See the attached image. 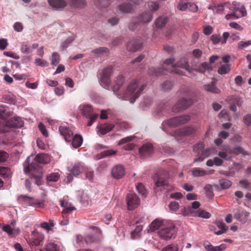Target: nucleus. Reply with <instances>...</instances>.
Segmentation results:
<instances>
[{
    "label": "nucleus",
    "mask_w": 251,
    "mask_h": 251,
    "mask_svg": "<svg viewBox=\"0 0 251 251\" xmlns=\"http://www.w3.org/2000/svg\"><path fill=\"white\" fill-rule=\"evenodd\" d=\"M144 89V86L143 84L140 83L138 81L135 80L128 85L123 97H120L118 95V97L122 100H129L130 103H133Z\"/></svg>",
    "instance_id": "nucleus-2"
},
{
    "label": "nucleus",
    "mask_w": 251,
    "mask_h": 251,
    "mask_svg": "<svg viewBox=\"0 0 251 251\" xmlns=\"http://www.w3.org/2000/svg\"><path fill=\"white\" fill-rule=\"evenodd\" d=\"M43 251H63L59 247L52 242L48 243L45 246Z\"/></svg>",
    "instance_id": "nucleus-33"
},
{
    "label": "nucleus",
    "mask_w": 251,
    "mask_h": 251,
    "mask_svg": "<svg viewBox=\"0 0 251 251\" xmlns=\"http://www.w3.org/2000/svg\"><path fill=\"white\" fill-rule=\"evenodd\" d=\"M112 69L111 67H107L103 70L100 75V84L104 88H107L109 86L110 83V76L112 73Z\"/></svg>",
    "instance_id": "nucleus-7"
},
{
    "label": "nucleus",
    "mask_w": 251,
    "mask_h": 251,
    "mask_svg": "<svg viewBox=\"0 0 251 251\" xmlns=\"http://www.w3.org/2000/svg\"><path fill=\"white\" fill-rule=\"evenodd\" d=\"M85 169L84 166L81 163L75 164L72 169L69 170L75 176H78L80 173H83Z\"/></svg>",
    "instance_id": "nucleus-27"
},
{
    "label": "nucleus",
    "mask_w": 251,
    "mask_h": 251,
    "mask_svg": "<svg viewBox=\"0 0 251 251\" xmlns=\"http://www.w3.org/2000/svg\"><path fill=\"white\" fill-rule=\"evenodd\" d=\"M39 127L42 133L45 136H48V133L45 126L41 123L39 125Z\"/></svg>",
    "instance_id": "nucleus-63"
},
{
    "label": "nucleus",
    "mask_w": 251,
    "mask_h": 251,
    "mask_svg": "<svg viewBox=\"0 0 251 251\" xmlns=\"http://www.w3.org/2000/svg\"><path fill=\"white\" fill-rule=\"evenodd\" d=\"M152 151V146L151 144L143 145L139 149V153L142 156H145L150 154Z\"/></svg>",
    "instance_id": "nucleus-25"
},
{
    "label": "nucleus",
    "mask_w": 251,
    "mask_h": 251,
    "mask_svg": "<svg viewBox=\"0 0 251 251\" xmlns=\"http://www.w3.org/2000/svg\"><path fill=\"white\" fill-rule=\"evenodd\" d=\"M193 103L191 99H182L179 100L173 107V111L174 112H177L181 110L186 109L191 105Z\"/></svg>",
    "instance_id": "nucleus-10"
},
{
    "label": "nucleus",
    "mask_w": 251,
    "mask_h": 251,
    "mask_svg": "<svg viewBox=\"0 0 251 251\" xmlns=\"http://www.w3.org/2000/svg\"><path fill=\"white\" fill-rule=\"evenodd\" d=\"M250 45H251V40H249L247 42L240 41L238 43V47L239 48L242 49Z\"/></svg>",
    "instance_id": "nucleus-64"
},
{
    "label": "nucleus",
    "mask_w": 251,
    "mask_h": 251,
    "mask_svg": "<svg viewBox=\"0 0 251 251\" xmlns=\"http://www.w3.org/2000/svg\"><path fill=\"white\" fill-rule=\"evenodd\" d=\"M51 64L53 66H57L60 62V56L58 53L54 52L52 53L51 58Z\"/></svg>",
    "instance_id": "nucleus-39"
},
{
    "label": "nucleus",
    "mask_w": 251,
    "mask_h": 251,
    "mask_svg": "<svg viewBox=\"0 0 251 251\" xmlns=\"http://www.w3.org/2000/svg\"><path fill=\"white\" fill-rule=\"evenodd\" d=\"M227 151H228L229 154H238L241 153L243 155L248 154V152L241 147H237L233 149L230 148Z\"/></svg>",
    "instance_id": "nucleus-35"
},
{
    "label": "nucleus",
    "mask_w": 251,
    "mask_h": 251,
    "mask_svg": "<svg viewBox=\"0 0 251 251\" xmlns=\"http://www.w3.org/2000/svg\"><path fill=\"white\" fill-rule=\"evenodd\" d=\"M166 224L164 221L162 220L155 219L152 222V223L149 226L148 232H153L156 230L158 229L160 227H163Z\"/></svg>",
    "instance_id": "nucleus-17"
},
{
    "label": "nucleus",
    "mask_w": 251,
    "mask_h": 251,
    "mask_svg": "<svg viewBox=\"0 0 251 251\" xmlns=\"http://www.w3.org/2000/svg\"><path fill=\"white\" fill-rule=\"evenodd\" d=\"M80 109L81 111L82 114L86 117L90 116L93 111L91 105L88 104L80 106Z\"/></svg>",
    "instance_id": "nucleus-31"
},
{
    "label": "nucleus",
    "mask_w": 251,
    "mask_h": 251,
    "mask_svg": "<svg viewBox=\"0 0 251 251\" xmlns=\"http://www.w3.org/2000/svg\"><path fill=\"white\" fill-rule=\"evenodd\" d=\"M229 6H231V8L233 9L235 14H237L238 15H240V16H239V18L246 15L247 12L244 6H237L236 4L233 3L232 4H225L226 7H228Z\"/></svg>",
    "instance_id": "nucleus-19"
},
{
    "label": "nucleus",
    "mask_w": 251,
    "mask_h": 251,
    "mask_svg": "<svg viewBox=\"0 0 251 251\" xmlns=\"http://www.w3.org/2000/svg\"><path fill=\"white\" fill-rule=\"evenodd\" d=\"M149 8L151 11H155L159 8V4L156 2H151L149 4Z\"/></svg>",
    "instance_id": "nucleus-60"
},
{
    "label": "nucleus",
    "mask_w": 251,
    "mask_h": 251,
    "mask_svg": "<svg viewBox=\"0 0 251 251\" xmlns=\"http://www.w3.org/2000/svg\"><path fill=\"white\" fill-rule=\"evenodd\" d=\"M230 67L228 64L222 65L218 69V73L220 75H225L229 73Z\"/></svg>",
    "instance_id": "nucleus-42"
},
{
    "label": "nucleus",
    "mask_w": 251,
    "mask_h": 251,
    "mask_svg": "<svg viewBox=\"0 0 251 251\" xmlns=\"http://www.w3.org/2000/svg\"><path fill=\"white\" fill-rule=\"evenodd\" d=\"M192 175L195 177L203 176L206 175V172L200 168H194L192 171Z\"/></svg>",
    "instance_id": "nucleus-40"
},
{
    "label": "nucleus",
    "mask_w": 251,
    "mask_h": 251,
    "mask_svg": "<svg viewBox=\"0 0 251 251\" xmlns=\"http://www.w3.org/2000/svg\"><path fill=\"white\" fill-rule=\"evenodd\" d=\"M205 90L215 94H219L220 93V90L213 84H205L203 86Z\"/></svg>",
    "instance_id": "nucleus-37"
},
{
    "label": "nucleus",
    "mask_w": 251,
    "mask_h": 251,
    "mask_svg": "<svg viewBox=\"0 0 251 251\" xmlns=\"http://www.w3.org/2000/svg\"><path fill=\"white\" fill-rule=\"evenodd\" d=\"M133 9L132 5L130 3L123 4L120 6V10L123 12H130Z\"/></svg>",
    "instance_id": "nucleus-44"
},
{
    "label": "nucleus",
    "mask_w": 251,
    "mask_h": 251,
    "mask_svg": "<svg viewBox=\"0 0 251 251\" xmlns=\"http://www.w3.org/2000/svg\"><path fill=\"white\" fill-rule=\"evenodd\" d=\"M233 212L234 218L243 224L246 222L247 218L250 216L249 212L241 210L240 208L234 209Z\"/></svg>",
    "instance_id": "nucleus-13"
},
{
    "label": "nucleus",
    "mask_w": 251,
    "mask_h": 251,
    "mask_svg": "<svg viewBox=\"0 0 251 251\" xmlns=\"http://www.w3.org/2000/svg\"><path fill=\"white\" fill-rule=\"evenodd\" d=\"M153 18L150 11H146L142 13L138 18L139 23H146L151 22Z\"/></svg>",
    "instance_id": "nucleus-23"
},
{
    "label": "nucleus",
    "mask_w": 251,
    "mask_h": 251,
    "mask_svg": "<svg viewBox=\"0 0 251 251\" xmlns=\"http://www.w3.org/2000/svg\"><path fill=\"white\" fill-rule=\"evenodd\" d=\"M136 189L139 194L144 197H146L147 191L142 183H138L136 186Z\"/></svg>",
    "instance_id": "nucleus-47"
},
{
    "label": "nucleus",
    "mask_w": 251,
    "mask_h": 251,
    "mask_svg": "<svg viewBox=\"0 0 251 251\" xmlns=\"http://www.w3.org/2000/svg\"><path fill=\"white\" fill-rule=\"evenodd\" d=\"M126 202L128 209L132 210L140 205V200L135 193L130 192L127 195Z\"/></svg>",
    "instance_id": "nucleus-6"
},
{
    "label": "nucleus",
    "mask_w": 251,
    "mask_h": 251,
    "mask_svg": "<svg viewBox=\"0 0 251 251\" xmlns=\"http://www.w3.org/2000/svg\"><path fill=\"white\" fill-rule=\"evenodd\" d=\"M39 45L37 43L30 44L27 42H25L22 45L21 50L23 53L29 54L31 53L34 50L37 49Z\"/></svg>",
    "instance_id": "nucleus-18"
},
{
    "label": "nucleus",
    "mask_w": 251,
    "mask_h": 251,
    "mask_svg": "<svg viewBox=\"0 0 251 251\" xmlns=\"http://www.w3.org/2000/svg\"><path fill=\"white\" fill-rule=\"evenodd\" d=\"M59 178L60 175L58 173H52L48 176L47 179L48 181L56 182Z\"/></svg>",
    "instance_id": "nucleus-43"
},
{
    "label": "nucleus",
    "mask_w": 251,
    "mask_h": 251,
    "mask_svg": "<svg viewBox=\"0 0 251 251\" xmlns=\"http://www.w3.org/2000/svg\"><path fill=\"white\" fill-rule=\"evenodd\" d=\"M9 114L8 108L4 106H0V118H5Z\"/></svg>",
    "instance_id": "nucleus-45"
},
{
    "label": "nucleus",
    "mask_w": 251,
    "mask_h": 251,
    "mask_svg": "<svg viewBox=\"0 0 251 251\" xmlns=\"http://www.w3.org/2000/svg\"><path fill=\"white\" fill-rule=\"evenodd\" d=\"M229 149H230V148L229 146H227L226 147V149L225 151H220L218 152V154L219 156L222 159H224L226 161H229L231 160L232 158V156L230 155V154H229L228 151Z\"/></svg>",
    "instance_id": "nucleus-36"
},
{
    "label": "nucleus",
    "mask_w": 251,
    "mask_h": 251,
    "mask_svg": "<svg viewBox=\"0 0 251 251\" xmlns=\"http://www.w3.org/2000/svg\"><path fill=\"white\" fill-rule=\"evenodd\" d=\"M143 226L141 225L137 226L133 231L131 232V235L133 238H136L139 236V233L142 231Z\"/></svg>",
    "instance_id": "nucleus-51"
},
{
    "label": "nucleus",
    "mask_w": 251,
    "mask_h": 251,
    "mask_svg": "<svg viewBox=\"0 0 251 251\" xmlns=\"http://www.w3.org/2000/svg\"><path fill=\"white\" fill-rule=\"evenodd\" d=\"M142 45L140 42L131 41L129 42L127 45V49L132 52L137 51L141 47Z\"/></svg>",
    "instance_id": "nucleus-32"
},
{
    "label": "nucleus",
    "mask_w": 251,
    "mask_h": 251,
    "mask_svg": "<svg viewBox=\"0 0 251 251\" xmlns=\"http://www.w3.org/2000/svg\"><path fill=\"white\" fill-rule=\"evenodd\" d=\"M70 5L77 9H82L87 5V2L85 0H69Z\"/></svg>",
    "instance_id": "nucleus-24"
},
{
    "label": "nucleus",
    "mask_w": 251,
    "mask_h": 251,
    "mask_svg": "<svg viewBox=\"0 0 251 251\" xmlns=\"http://www.w3.org/2000/svg\"><path fill=\"white\" fill-rule=\"evenodd\" d=\"M73 39L72 38H69L67 39L64 42H63L61 45V48L62 50H65L66 49L68 46L72 43L73 41Z\"/></svg>",
    "instance_id": "nucleus-62"
},
{
    "label": "nucleus",
    "mask_w": 251,
    "mask_h": 251,
    "mask_svg": "<svg viewBox=\"0 0 251 251\" xmlns=\"http://www.w3.org/2000/svg\"><path fill=\"white\" fill-rule=\"evenodd\" d=\"M176 229L171 223L166 224L158 232V235L163 239L168 240L174 238L176 235Z\"/></svg>",
    "instance_id": "nucleus-5"
},
{
    "label": "nucleus",
    "mask_w": 251,
    "mask_h": 251,
    "mask_svg": "<svg viewBox=\"0 0 251 251\" xmlns=\"http://www.w3.org/2000/svg\"><path fill=\"white\" fill-rule=\"evenodd\" d=\"M169 206L170 209L172 211H174V212L177 211L179 208V204H178V202H176V201L171 202L169 204Z\"/></svg>",
    "instance_id": "nucleus-61"
},
{
    "label": "nucleus",
    "mask_w": 251,
    "mask_h": 251,
    "mask_svg": "<svg viewBox=\"0 0 251 251\" xmlns=\"http://www.w3.org/2000/svg\"><path fill=\"white\" fill-rule=\"evenodd\" d=\"M169 175L165 172L160 175L156 180H155V185L157 187L166 186L168 183Z\"/></svg>",
    "instance_id": "nucleus-20"
},
{
    "label": "nucleus",
    "mask_w": 251,
    "mask_h": 251,
    "mask_svg": "<svg viewBox=\"0 0 251 251\" xmlns=\"http://www.w3.org/2000/svg\"><path fill=\"white\" fill-rule=\"evenodd\" d=\"M50 5L55 9H61L67 6V2L65 0H48Z\"/></svg>",
    "instance_id": "nucleus-21"
},
{
    "label": "nucleus",
    "mask_w": 251,
    "mask_h": 251,
    "mask_svg": "<svg viewBox=\"0 0 251 251\" xmlns=\"http://www.w3.org/2000/svg\"><path fill=\"white\" fill-rule=\"evenodd\" d=\"M125 82V79L122 75H118L114 81L112 86L113 91L115 93L123 85Z\"/></svg>",
    "instance_id": "nucleus-26"
},
{
    "label": "nucleus",
    "mask_w": 251,
    "mask_h": 251,
    "mask_svg": "<svg viewBox=\"0 0 251 251\" xmlns=\"http://www.w3.org/2000/svg\"><path fill=\"white\" fill-rule=\"evenodd\" d=\"M243 122L247 126H251V114H247L243 117Z\"/></svg>",
    "instance_id": "nucleus-58"
},
{
    "label": "nucleus",
    "mask_w": 251,
    "mask_h": 251,
    "mask_svg": "<svg viewBox=\"0 0 251 251\" xmlns=\"http://www.w3.org/2000/svg\"><path fill=\"white\" fill-rule=\"evenodd\" d=\"M35 64L37 66L41 67H47L49 65L47 61H44L40 58H36L35 59Z\"/></svg>",
    "instance_id": "nucleus-57"
},
{
    "label": "nucleus",
    "mask_w": 251,
    "mask_h": 251,
    "mask_svg": "<svg viewBox=\"0 0 251 251\" xmlns=\"http://www.w3.org/2000/svg\"><path fill=\"white\" fill-rule=\"evenodd\" d=\"M24 126V122L20 117H14L7 121L5 124L4 131H8L7 127L21 128Z\"/></svg>",
    "instance_id": "nucleus-11"
},
{
    "label": "nucleus",
    "mask_w": 251,
    "mask_h": 251,
    "mask_svg": "<svg viewBox=\"0 0 251 251\" xmlns=\"http://www.w3.org/2000/svg\"><path fill=\"white\" fill-rule=\"evenodd\" d=\"M83 172L85 174L86 178L90 180L93 178L94 172L92 169L85 168Z\"/></svg>",
    "instance_id": "nucleus-53"
},
{
    "label": "nucleus",
    "mask_w": 251,
    "mask_h": 251,
    "mask_svg": "<svg viewBox=\"0 0 251 251\" xmlns=\"http://www.w3.org/2000/svg\"><path fill=\"white\" fill-rule=\"evenodd\" d=\"M72 144L74 148H77L80 147L83 141L82 137L80 135H75L74 136H72Z\"/></svg>",
    "instance_id": "nucleus-30"
},
{
    "label": "nucleus",
    "mask_w": 251,
    "mask_h": 251,
    "mask_svg": "<svg viewBox=\"0 0 251 251\" xmlns=\"http://www.w3.org/2000/svg\"><path fill=\"white\" fill-rule=\"evenodd\" d=\"M149 74L153 76H158L159 75L165 74V73L163 71H161L160 70H156L153 67H150L149 69Z\"/></svg>",
    "instance_id": "nucleus-49"
},
{
    "label": "nucleus",
    "mask_w": 251,
    "mask_h": 251,
    "mask_svg": "<svg viewBox=\"0 0 251 251\" xmlns=\"http://www.w3.org/2000/svg\"><path fill=\"white\" fill-rule=\"evenodd\" d=\"M211 69L212 67H211V66L209 64H208V63L206 62H203L200 64V65L197 68V70L201 73H204L206 70Z\"/></svg>",
    "instance_id": "nucleus-41"
},
{
    "label": "nucleus",
    "mask_w": 251,
    "mask_h": 251,
    "mask_svg": "<svg viewBox=\"0 0 251 251\" xmlns=\"http://www.w3.org/2000/svg\"><path fill=\"white\" fill-rule=\"evenodd\" d=\"M0 175L3 177H8L10 176V171L6 167H0Z\"/></svg>",
    "instance_id": "nucleus-50"
},
{
    "label": "nucleus",
    "mask_w": 251,
    "mask_h": 251,
    "mask_svg": "<svg viewBox=\"0 0 251 251\" xmlns=\"http://www.w3.org/2000/svg\"><path fill=\"white\" fill-rule=\"evenodd\" d=\"M59 130L66 142H69L72 141L73 132L68 127L65 126H61L59 128Z\"/></svg>",
    "instance_id": "nucleus-16"
},
{
    "label": "nucleus",
    "mask_w": 251,
    "mask_h": 251,
    "mask_svg": "<svg viewBox=\"0 0 251 251\" xmlns=\"http://www.w3.org/2000/svg\"><path fill=\"white\" fill-rule=\"evenodd\" d=\"M175 59L171 58L164 61V64L166 65L172 64V71L180 75H184L185 71H190L188 59L186 58H182L176 63L174 64Z\"/></svg>",
    "instance_id": "nucleus-3"
},
{
    "label": "nucleus",
    "mask_w": 251,
    "mask_h": 251,
    "mask_svg": "<svg viewBox=\"0 0 251 251\" xmlns=\"http://www.w3.org/2000/svg\"><path fill=\"white\" fill-rule=\"evenodd\" d=\"M134 136H128L122 139L118 143V145H124L123 147L125 150L129 151L133 149L134 147L133 144L130 143L134 139Z\"/></svg>",
    "instance_id": "nucleus-15"
},
{
    "label": "nucleus",
    "mask_w": 251,
    "mask_h": 251,
    "mask_svg": "<svg viewBox=\"0 0 251 251\" xmlns=\"http://www.w3.org/2000/svg\"><path fill=\"white\" fill-rule=\"evenodd\" d=\"M216 224L217 226L221 230H223L224 232H226L228 229V227H227L225 224L222 221H217L216 222Z\"/></svg>",
    "instance_id": "nucleus-56"
},
{
    "label": "nucleus",
    "mask_w": 251,
    "mask_h": 251,
    "mask_svg": "<svg viewBox=\"0 0 251 251\" xmlns=\"http://www.w3.org/2000/svg\"><path fill=\"white\" fill-rule=\"evenodd\" d=\"M113 127L114 126L113 125L105 124L104 125L98 126V129L100 133L103 135L111 130Z\"/></svg>",
    "instance_id": "nucleus-34"
},
{
    "label": "nucleus",
    "mask_w": 251,
    "mask_h": 251,
    "mask_svg": "<svg viewBox=\"0 0 251 251\" xmlns=\"http://www.w3.org/2000/svg\"><path fill=\"white\" fill-rule=\"evenodd\" d=\"M190 119L188 115H183L165 120L162 124V129L165 132H168V127L172 128L179 126L186 123Z\"/></svg>",
    "instance_id": "nucleus-4"
},
{
    "label": "nucleus",
    "mask_w": 251,
    "mask_h": 251,
    "mask_svg": "<svg viewBox=\"0 0 251 251\" xmlns=\"http://www.w3.org/2000/svg\"><path fill=\"white\" fill-rule=\"evenodd\" d=\"M188 7V3L183 0H180L177 5V9L180 11H185Z\"/></svg>",
    "instance_id": "nucleus-52"
},
{
    "label": "nucleus",
    "mask_w": 251,
    "mask_h": 251,
    "mask_svg": "<svg viewBox=\"0 0 251 251\" xmlns=\"http://www.w3.org/2000/svg\"><path fill=\"white\" fill-rule=\"evenodd\" d=\"M44 239V235L37 230L33 231L28 237L27 242L32 246H38Z\"/></svg>",
    "instance_id": "nucleus-9"
},
{
    "label": "nucleus",
    "mask_w": 251,
    "mask_h": 251,
    "mask_svg": "<svg viewBox=\"0 0 251 251\" xmlns=\"http://www.w3.org/2000/svg\"><path fill=\"white\" fill-rule=\"evenodd\" d=\"M125 170L123 166L117 165L111 170L112 175L116 179H120L125 175Z\"/></svg>",
    "instance_id": "nucleus-14"
},
{
    "label": "nucleus",
    "mask_w": 251,
    "mask_h": 251,
    "mask_svg": "<svg viewBox=\"0 0 251 251\" xmlns=\"http://www.w3.org/2000/svg\"><path fill=\"white\" fill-rule=\"evenodd\" d=\"M167 23V18L165 17H160L156 20V25L159 27H162Z\"/></svg>",
    "instance_id": "nucleus-46"
},
{
    "label": "nucleus",
    "mask_w": 251,
    "mask_h": 251,
    "mask_svg": "<svg viewBox=\"0 0 251 251\" xmlns=\"http://www.w3.org/2000/svg\"><path fill=\"white\" fill-rule=\"evenodd\" d=\"M219 183L221 187L223 189H228L232 185V182L229 180L225 178L220 179Z\"/></svg>",
    "instance_id": "nucleus-38"
},
{
    "label": "nucleus",
    "mask_w": 251,
    "mask_h": 251,
    "mask_svg": "<svg viewBox=\"0 0 251 251\" xmlns=\"http://www.w3.org/2000/svg\"><path fill=\"white\" fill-rule=\"evenodd\" d=\"M50 156L46 154L41 153L36 155L35 158V162L28 164L25 162L24 164V170L25 173L31 178L35 179V183L37 185L41 184V178L42 176V170L36 162L41 164H47L50 162Z\"/></svg>",
    "instance_id": "nucleus-1"
},
{
    "label": "nucleus",
    "mask_w": 251,
    "mask_h": 251,
    "mask_svg": "<svg viewBox=\"0 0 251 251\" xmlns=\"http://www.w3.org/2000/svg\"><path fill=\"white\" fill-rule=\"evenodd\" d=\"M203 144L201 143L195 146L194 148V151L196 153H197L200 156L194 159L195 162L202 161L205 157H207L210 154L209 149L203 151Z\"/></svg>",
    "instance_id": "nucleus-8"
},
{
    "label": "nucleus",
    "mask_w": 251,
    "mask_h": 251,
    "mask_svg": "<svg viewBox=\"0 0 251 251\" xmlns=\"http://www.w3.org/2000/svg\"><path fill=\"white\" fill-rule=\"evenodd\" d=\"M178 248L177 245L171 244L167 246L162 251H178Z\"/></svg>",
    "instance_id": "nucleus-55"
},
{
    "label": "nucleus",
    "mask_w": 251,
    "mask_h": 251,
    "mask_svg": "<svg viewBox=\"0 0 251 251\" xmlns=\"http://www.w3.org/2000/svg\"><path fill=\"white\" fill-rule=\"evenodd\" d=\"M108 49L105 47H100L92 50V53L96 54H101L103 52H107Z\"/></svg>",
    "instance_id": "nucleus-54"
},
{
    "label": "nucleus",
    "mask_w": 251,
    "mask_h": 251,
    "mask_svg": "<svg viewBox=\"0 0 251 251\" xmlns=\"http://www.w3.org/2000/svg\"><path fill=\"white\" fill-rule=\"evenodd\" d=\"M8 45V41L6 39H0V50H5L6 48Z\"/></svg>",
    "instance_id": "nucleus-59"
},
{
    "label": "nucleus",
    "mask_w": 251,
    "mask_h": 251,
    "mask_svg": "<svg viewBox=\"0 0 251 251\" xmlns=\"http://www.w3.org/2000/svg\"><path fill=\"white\" fill-rule=\"evenodd\" d=\"M18 201L24 205L32 206L34 205L32 198L25 195H21L18 197Z\"/></svg>",
    "instance_id": "nucleus-28"
},
{
    "label": "nucleus",
    "mask_w": 251,
    "mask_h": 251,
    "mask_svg": "<svg viewBox=\"0 0 251 251\" xmlns=\"http://www.w3.org/2000/svg\"><path fill=\"white\" fill-rule=\"evenodd\" d=\"M60 205L64 208L63 212L65 213H68L73 210H75V207L72 205L71 203L63 200L60 201Z\"/></svg>",
    "instance_id": "nucleus-29"
},
{
    "label": "nucleus",
    "mask_w": 251,
    "mask_h": 251,
    "mask_svg": "<svg viewBox=\"0 0 251 251\" xmlns=\"http://www.w3.org/2000/svg\"><path fill=\"white\" fill-rule=\"evenodd\" d=\"M230 10V13L226 16L227 20H234L239 18V15L235 14L234 10L231 8V6H229Z\"/></svg>",
    "instance_id": "nucleus-48"
},
{
    "label": "nucleus",
    "mask_w": 251,
    "mask_h": 251,
    "mask_svg": "<svg viewBox=\"0 0 251 251\" xmlns=\"http://www.w3.org/2000/svg\"><path fill=\"white\" fill-rule=\"evenodd\" d=\"M16 222H12L10 225H4L2 229L6 232L8 235L11 237H14L20 234V230L19 228H16L15 226Z\"/></svg>",
    "instance_id": "nucleus-12"
},
{
    "label": "nucleus",
    "mask_w": 251,
    "mask_h": 251,
    "mask_svg": "<svg viewBox=\"0 0 251 251\" xmlns=\"http://www.w3.org/2000/svg\"><path fill=\"white\" fill-rule=\"evenodd\" d=\"M203 246L207 251H223L225 249V245L222 244L218 246H213L208 241L203 243Z\"/></svg>",
    "instance_id": "nucleus-22"
}]
</instances>
